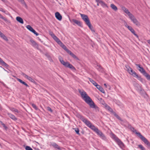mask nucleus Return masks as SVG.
<instances>
[{"mask_svg":"<svg viewBox=\"0 0 150 150\" xmlns=\"http://www.w3.org/2000/svg\"><path fill=\"white\" fill-rule=\"evenodd\" d=\"M79 92L80 94L81 98L88 105L90 108H94L96 112L99 111V108L95 105L90 97L88 96L86 92L83 90H79Z\"/></svg>","mask_w":150,"mask_h":150,"instance_id":"1","label":"nucleus"},{"mask_svg":"<svg viewBox=\"0 0 150 150\" xmlns=\"http://www.w3.org/2000/svg\"><path fill=\"white\" fill-rule=\"evenodd\" d=\"M78 117L80 119V120L83 121L85 124L89 127L91 128V129L94 128L95 126L93 125L91 122L88 120L87 119L85 118L82 116L79 115Z\"/></svg>","mask_w":150,"mask_h":150,"instance_id":"2","label":"nucleus"},{"mask_svg":"<svg viewBox=\"0 0 150 150\" xmlns=\"http://www.w3.org/2000/svg\"><path fill=\"white\" fill-rule=\"evenodd\" d=\"M59 59L61 64L65 67L69 68L72 70H76L75 68L72 64L68 62H65L61 57H59Z\"/></svg>","mask_w":150,"mask_h":150,"instance_id":"3","label":"nucleus"},{"mask_svg":"<svg viewBox=\"0 0 150 150\" xmlns=\"http://www.w3.org/2000/svg\"><path fill=\"white\" fill-rule=\"evenodd\" d=\"M135 133V134L137 135L140 137L141 139L148 146L150 147V143L147 140L144 136H143L140 133L137 132V131L135 129L134 131Z\"/></svg>","mask_w":150,"mask_h":150,"instance_id":"4","label":"nucleus"},{"mask_svg":"<svg viewBox=\"0 0 150 150\" xmlns=\"http://www.w3.org/2000/svg\"><path fill=\"white\" fill-rule=\"evenodd\" d=\"M112 136L117 143L121 148L124 147L125 145L124 143L116 135L113 134Z\"/></svg>","mask_w":150,"mask_h":150,"instance_id":"5","label":"nucleus"},{"mask_svg":"<svg viewBox=\"0 0 150 150\" xmlns=\"http://www.w3.org/2000/svg\"><path fill=\"white\" fill-rule=\"evenodd\" d=\"M130 69V71L129 73L132 75L133 76L136 77L138 80L141 82H143V79L141 77V76L138 75L135 71L133 70L132 68Z\"/></svg>","mask_w":150,"mask_h":150,"instance_id":"6","label":"nucleus"},{"mask_svg":"<svg viewBox=\"0 0 150 150\" xmlns=\"http://www.w3.org/2000/svg\"><path fill=\"white\" fill-rule=\"evenodd\" d=\"M93 131L95 132L98 135H99L100 137L103 140H105L106 139V137L103 133L100 131L99 130L98 128L96 127H94L93 130Z\"/></svg>","mask_w":150,"mask_h":150,"instance_id":"7","label":"nucleus"},{"mask_svg":"<svg viewBox=\"0 0 150 150\" xmlns=\"http://www.w3.org/2000/svg\"><path fill=\"white\" fill-rule=\"evenodd\" d=\"M122 10L129 16L130 19H132L133 17V15L130 13L127 8L124 6H123L122 7Z\"/></svg>","mask_w":150,"mask_h":150,"instance_id":"8","label":"nucleus"},{"mask_svg":"<svg viewBox=\"0 0 150 150\" xmlns=\"http://www.w3.org/2000/svg\"><path fill=\"white\" fill-rule=\"evenodd\" d=\"M83 20L84 21L86 24L88 26L91 30L92 31L94 32V30L93 29V27L91 25L89 19H83Z\"/></svg>","mask_w":150,"mask_h":150,"instance_id":"9","label":"nucleus"},{"mask_svg":"<svg viewBox=\"0 0 150 150\" xmlns=\"http://www.w3.org/2000/svg\"><path fill=\"white\" fill-rule=\"evenodd\" d=\"M22 75L25 78L27 79L28 80L31 81V82L35 83V80L33 79L31 77H30L29 76L23 73H22Z\"/></svg>","mask_w":150,"mask_h":150,"instance_id":"10","label":"nucleus"},{"mask_svg":"<svg viewBox=\"0 0 150 150\" xmlns=\"http://www.w3.org/2000/svg\"><path fill=\"white\" fill-rule=\"evenodd\" d=\"M70 21L73 24H74L75 23L80 26H81L82 24L79 21L77 20L76 19H69Z\"/></svg>","mask_w":150,"mask_h":150,"instance_id":"11","label":"nucleus"},{"mask_svg":"<svg viewBox=\"0 0 150 150\" xmlns=\"http://www.w3.org/2000/svg\"><path fill=\"white\" fill-rule=\"evenodd\" d=\"M136 65L137 67V69L139 70L144 75L145 73H146V71L143 68L140 66V65L138 64H136Z\"/></svg>","mask_w":150,"mask_h":150,"instance_id":"12","label":"nucleus"},{"mask_svg":"<svg viewBox=\"0 0 150 150\" xmlns=\"http://www.w3.org/2000/svg\"><path fill=\"white\" fill-rule=\"evenodd\" d=\"M127 28L137 38H138V36L135 33L134 29L131 26H129Z\"/></svg>","mask_w":150,"mask_h":150,"instance_id":"13","label":"nucleus"},{"mask_svg":"<svg viewBox=\"0 0 150 150\" xmlns=\"http://www.w3.org/2000/svg\"><path fill=\"white\" fill-rule=\"evenodd\" d=\"M7 114L9 117L13 120L14 121H16L17 120V118L13 114L8 112L7 113Z\"/></svg>","mask_w":150,"mask_h":150,"instance_id":"14","label":"nucleus"},{"mask_svg":"<svg viewBox=\"0 0 150 150\" xmlns=\"http://www.w3.org/2000/svg\"><path fill=\"white\" fill-rule=\"evenodd\" d=\"M96 88L103 93H105V91L103 88L98 84L96 86Z\"/></svg>","mask_w":150,"mask_h":150,"instance_id":"15","label":"nucleus"},{"mask_svg":"<svg viewBox=\"0 0 150 150\" xmlns=\"http://www.w3.org/2000/svg\"><path fill=\"white\" fill-rule=\"evenodd\" d=\"M69 54L73 58L76 59H78V57L73 54L71 51L69 50L67 53Z\"/></svg>","mask_w":150,"mask_h":150,"instance_id":"16","label":"nucleus"},{"mask_svg":"<svg viewBox=\"0 0 150 150\" xmlns=\"http://www.w3.org/2000/svg\"><path fill=\"white\" fill-rule=\"evenodd\" d=\"M0 37L6 41H8V40L7 37L1 32H0Z\"/></svg>","mask_w":150,"mask_h":150,"instance_id":"17","label":"nucleus"},{"mask_svg":"<svg viewBox=\"0 0 150 150\" xmlns=\"http://www.w3.org/2000/svg\"><path fill=\"white\" fill-rule=\"evenodd\" d=\"M100 99L101 100V102L102 104L105 106L106 109L108 110L110 108V107L108 105L105 103L104 100L102 99V98H100Z\"/></svg>","mask_w":150,"mask_h":150,"instance_id":"18","label":"nucleus"},{"mask_svg":"<svg viewBox=\"0 0 150 150\" xmlns=\"http://www.w3.org/2000/svg\"><path fill=\"white\" fill-rule=\"evenodd\" d=\"M132 22L137 26H139L140 25V23L137 19H131Z\"/></svg>","mask_w":150,"mask_h":150,"instance_id":"19","label":"nucleus"},{"mask_svg":"<svg viewBox=\"0 0 150 150\" xmlns=\"http://www.w3.org/2000/svg\"><path fill=\"white\" fill-rule=\"evenodd\" d=\"M17 79L19 82L23 85H25L27 87H29V86L25 82L19 78H17Z\"/></svg>","mask_w":150,"mask_h":150,"instance_id":"20","label":"nucleus"},{"mask_svg":"<svg viewBox=\"0 0 150 150\" xmlns=\"http://www.w3.org/2000/svg\"><path fill=\"white\" fill-rule=\"evenodd\" d=\"M66 52L68 53L70 50L68 49L65 45H64L62 43L60 45Z\"/></svg>","mask_w":150,"mask_h":150,"instance_id":"21","label":"nucleus"},{"mask_svg":"<svg viewBox=\"0 0 150 150\" xmlns=\"http://www.w3.org/2000/svg\"><path fill=\"white\" fill-rule=\"evenodd\" d=\"M55 16L57 19H62V17L60 13L57 12L55 13Z\"/></svg>","mask_w":150,"mask_h":150,"instance_id":"22","label":"nucleus"},{"mask_svg":"<svg viewBox=\"0 0 150 150\" xmlns=\"http://www.w3.org/2000/svg\"><path fill=\"white\" fill-rule=\"evenodd\" d=\"M53 39L59 45H60L62 43V42L56 36L55 37H54Z\"/></svg>","mask_w":150,"mask_h":150,"instance_id":"23","label":"nucleus"},{"mask_svg":"<svg viewBox=\"0 0 150 150\" xmlns=\"http://www.w3.org/2000/svg\"><path fill=\"white\" fill-rule=\"evenodd\" d=\"M53 39L59 45H60L62 43V42L56 36L55 37H54Z\"/></svg>","mask_w":150,"mask_h":150,"instance_id":"24","label":"nucleus"},{"mask_svg":"<svg viewBox=\"0 0 150 150\" xmlns=\"http://www.w3.org/2000/svg\"><path fill=\"white\" fill-rule=\"evenodd\" d=\"M30 42L31 43L32 45L34 47H38V45L33 40H30Z\"/></svg>","mask_w":150,"mask_h":150,"instance_id":"25","label":"nucleus"},{"mask_svg":"<svg viewBox=\"0 0 150 150\" xmlns=\"http://www.w3.org/2000/svg\"><path fill=\"white\" fill-rule=\"evenodd\" d=\"M18 1L20 2L23 6H25V7L27 8L28 6L25 3L24 0H17Z\"/></svg>","mask_w":150,"mask_h":150,"instance_id":"26","label":"nucleus"},{"mask_svg":"<svg viewBox=\"0 0 150 150\" xmlns=\"http://www.w3.org/2000/svg\"><path fill=\"white\" fill-rule=\"evenodd\" d=\"M9 109L11 111L13 112H16L17 113H18L19 112V111H18V110L17 109L14 108L12 107L10 108Z\"/></svg>","mask_w":150,"mask_h":150,"instance_id":"27","label":"nucleus"},{"mask_svg":"<svg viewBox=\"0 0 150 150\" xmlns=\"http://www.w3.org/2000/svg\"><path fill=\"white\" fill-rule=\"evenodd\" d=\"M89 81L95 86L98 84L93 80L90 78H88Z\"/></svg>","mask_w":150,"mask_h":150,"instance_id":"28","label":"nucleus"},{"mask_svg":"<svg viewBox=\"0 0 150 150\" xmlns=\"http://www.w3.org/2000/svg\"><path fill=\"white\" fill-rule=\"evenodd\" d=\"M0 63L2 65L5 66L6 67H7L8 66V65L7 64L4 62L0 58Z\"/></svg>","mask_w":150,"mask_h":150,"instance_id":"29","label":"nucleus"},{"mask_svg":"<svg viewBox=\"0 0 150 150\" xmlns=\"http://www.w3.org/2000/svg\"><path fill=\"white\" fill-rule=\"evenodd\" d=\"M110 7L115 11H116L117 10V7L113 4H111Z\"/></svg>","mask_w":150,"mask_h":150,"instance_id":"30","label":"nucleus"},{"mask_svg":"<svg viewBox=\"0 0 150 150\" xmlns=\"http://www.w3.org/2000/svg\"><path fill=\"white\" fill-rule=\"evenodd\" d=\"M79 14L81 15L82 19H88V17L86 15L82 14L79 13Z\"/></svg>","mask_w":150,"mask_h":150,"instance_id":"31","label":"nucleus"},{"mask_svg":"<svg viewBox=\"0 0 150 150\" xmlns=\"http://www.w3.org/2000/svg\"><path fill=\"white\" fill-rule=\"evenodd\" d=\"M143 75L146 78L147 80H150V75L149 74L146 72Z\"/></svg>","mask_w":150,"mask_h":150,"instance_id":"32","label":"nucleus"},{"mask_svg":"<svg viewBox=\"0 0 150 150\" xmlns=\"http://www.w3.org/2000/svg\"><path fill=\"white\" fill-rule=\"evenodd\" d=\"M99 3H100L101 4V5L103 7H107V4L103 1H102L101 0L99 2Z\"/></svg>","mask_w":150,"mask_h":150,"instance_id":"33","label":"nucleus"},{"mask_svg":"<svg viewBox=\"0 0 150 150\" xmlns=\"http://www.w3.org/2000/svg\"><path fill=\"white\" fill-rule=\"evenodd\" d=\"M97 69L101 72L103 71V68L100 65H97L96 67Z\"/></svg>","mask_w":150,"mask_h":150,"instance_id":"34","label":"nucleus"},{"mask_svg":"<svg viewBox=\"0 0 150 150\" xmlns=\"http://www.w3.org/2000/svg\"><path fill=\"white\" fill-rule=\"evenodd\" d=\"M52 145L55 148H56L59 149H60L59 146L55 143H53Z\"/></svg>","mask_w":150,"mask_h":150,"instance_id":"35","label":"nucleus"},{"mask_svg":"<svg viewBox=\"0 0 150 150\" xmlns=\"http://www.w3.org/2000/svg\"><path fill=\"white\" fill-rule=\"evenodd\" d=\"M26 27L31 32L34 29L31 26L29 25L26 26Z\"/></svg>","mask_w":150,"mask_h":150,"instance_id":"36","label":"nucleus"},{"mask_svg":"<svg viewBox=\"0 0 150 150\" xmlns=\"http://www.w3.org/2000/svg\"><path fill=\"white\" fill-rule=\"evenodd\" d=\"M136 87H137L136 88L137 91H141V86L138 84H136Z\"/></svg>","mask_w":150,"mask_h":150,"instance_id":"37","label":"nucleus"},{"mask_svg":"<svg viewBox=\"0 0 150 150\" xmlns=\"http://www.w3.org/2000/svg\"><path fill=\"white\" fill-rule=\"evenodd\" d=\"M113 114H114V116L117 119H118V120H120L121 121H122V120L121 119L120 117V116H119L115 112H114Z\"/></svg>","mask_w":150,"mask_h":150,"instance_id":"38","label":"nucleus"},{"mask_svg":"<svg viewBox=\"0 0 150 150\" xmlns=\"http://www.w3.org/2000/svg\"><path fill=\"white\" fill-rule=\"evenodd\" d=\"M126 67V70H127V71L129 73V72H130V69H132L129 66H125Z\"/></svg>","mask_w":150,"mask_h":150,"instance_id":"39","label":"nucleus"},{"mask_svg":"<svg viewBox=\"0 0 150 150\" xmlns=\"http://www.w3.org/2000/svg\"><path fill=\"white\" fill-rule=\"evenodd\" d=\"M75 131L76 133L78 135H80V134L79 133V129L78 128H75Z\"/></svg>","mask_w":150,"mask_h":150,"instance_id":"40","label":"nucleus"},{"mask_svg":"<svg viewBox=\"0 0 150 150\" xmlns=\"http://www.w3.org/2000/svg\"><path fill=\"white\" fill-rule=\"evenodd\" d=\"M50 34L52 36L53 38L56 36L52 32H50Z\"/></svg>","mask_w":150,"mask_h":150,"instance_id":"41","label":"nucleus"},{"mask_svg":"<svg viewBox=\"0 0 150 150\" xmlns=\"http://www.w3.org/2000/svg\"><path fill=\"white\" fill-rule=\"evenodd\" d=\"M138 146L139 148H140L141 150H145V148L142 145H139Z\"/></svg>","mask_w":150,"mask_h":150,"instance_id":"42","label":"nucleus"},{"mask_svg":"<svg viewBox=\"0 0 150 150\" xmlns=\"http://www.w3.org/2000/svg\"><path fill=\"white\" fill-rule=\"evenodd\" d=\"M32 105L33 108H34L35 110H37L38 109V108L35 104H32Z\"/></svg>","mask_w":150,"mask_h":150,"instance_id":"43","label":"nucleus"},{"mask_svg":"<svg viewBox=\"0 0 150 150\" xmlns=\"http://www.w3.org/2000/svg\"><path fill=\"white\" fill-rule=\"evenodd\" d=\"M31 32H32L36 36H38V35H39L38 33L36 32V31L34 29H33L31 31Z\"/></svg>","mask_w":150,"mask_h":150,"instance_id":"44","label":"nucleus"},{"mask_svg":"<svg viewBox=\"0 0 150 150\" xmlns=\"http://www.w3.org/2000/svg\"><path fill=\"white\" fill-rule=\"evenodd\" d=\"M31 32H32L36 36H38V35H39L38 33L36 32V31L34 29H33L31 31Z\"/></svg>","mask_w":150,"mask_h":150,"instance_id":"45","label":"nucleus"},{"mask_svg":"<svg viewBox=\"0 0 150 150\" xmlns=\"http://www.w3.org/2000/svg\"><path fill=\"white\" fill-rule=\"evenodd\" d=\"M26 150H33V149L30 146H27L25 148Z\"/></svg>","mask_w":150,"mask_h":150,"instance_id":"46","label":"nucleus"},{"mask_svg":"<svg viewBox=\"0 0 150 150\" xmlns=\"http://www.w3.org/2000/svg\"><path fill=\"white\" fill-rule=\"evenodd\" d=\"M17 21L20 23L23 24V19H16Z\"/></svg>","mask_w":150,"mask_h":150,"instance_id":"47","label":"nucleus"},{"mask_svg":"<svg viewBox=\"0 0 150 150\" xmlns=\"http://www.w3.org/2000/svg\"><path fill=\"white\" fill-rule=\"evenodd\" d=\"M47 110L50 111L51 112H52V110L51 108L49 107H47Z\"/></svg>","mask_w":150,"mask_h":150,"instance_id":"48","label":"nucleus"},{"mask_svg":"<svg viewBox=\"0 0 150 150\" xmlns=\"http://www.w3.org/2000/svg\"><path fill=\"white\" fill-rule=\"evenodd\" d=\"M45 55L50 60H51L52 61V59L51 57L49 55H48L47 54Z\"/></svg>","mask_w":150,"mask_h":150,"instance_id":"49","label":"nucleus"},{"mask_svg":"<svg viewBox=\"0 0 150 150\" xmlns=\"http://www.w3.org/2000/svg\"><path fill=\"white\" fill-rule=\"evenodd\" d=\"M124 25L127 28L128 26H129L128 25H127V23L125 21H124Z\"/></svg>","mask_w":150,"mask_h":150,"instance_id":"50","label":"nucleus"},{"mask_svg":"<svg viewBox=\"0 0 150 150\" xmlns=\"http://www.w3.org/2000/svg\"><path fill=\"white\" fill-rule=\"evenodd\" d=\"M2 125L3 126L5 129L6 130L7 129V127L5 125V124L4 123L2 124Z\"/></svg>","mask_w":150,"mask_h":150,"instance_id":"51","label":"nucleus"},{"mask_svg":"<svg viewBox=\"0 0 150 150\" xmlns=\"http://www.w3.org/2000/svg\"><path fill=\"white\" fill-rule=\"evenodd\" d=\"M109 111L111 112H113V110L112 109L110 108L108 110Z\"/></svg>","mask_w":150,"mask_h":150,"instance_id":"52","label":"nucleus"},{"mask_svg":"<svg viewBox=\"0 0 150 150\" xmlns=\"http://www.w3.org/2000/svg\"><path fill=\"white\" fill-rule=\"evenodd\" d=\"M0 11H1L3 12H4L5 11L4 10V9L0 7Z\"/></svg>","mask_w":150,"mask_h":150,"instance_id":"53","label":"nucleus"},{"mask_svg":"<svg viewBox=\"0 0 150 150\" xmlns=\"http://www.w3.org/2000/svg\"><path fill=\"white\" fill-rule=\"evenodd\" d=\"M101 0H96V2L97 3H99V2L101 1Z\"/></svg>","mask_w":150,"mask_h":150,"instance_id":"54","label":"nucleus"},{"mask_svg":"<svg viewBox=\"0 0 150 150\" xmlns=\"http://www.w3.org/2000/svg\"><path fill=\"white\" fill-rule=\"evenodd\" d=\"M16 19H22L21 17L19 16H17L16 18Z\"/></svg>","mask_w":150,"mask_h":150,"instance_id":"55","label":"nucleus"},{"mask_svg":"<svg viewBox=\"0 0 150 150\" xmlns=\"http://www.w3.org/2000/svg\"><path fill=\"white\" fill-rule=\"evenodd\" d=\"M0 18H2V19H4L3 18V17L2 16V15H1L0 14Z\"/></svg>","mask_w":150,"mask_h":150,"instance_id":"56","label":"nucleus"},{"mask_svg":"<svg viewBox=\"0 0 150 150\" xmlns=\"http://www.w3.org/2000/svg\"><path fill=\"white\" fill-rule=\"evenodd\" d=\"M147 42L149 45H150V40H148L147 41Z\"/></svg>","mask_w":150,"mask_h":150,"instance_id":"57","label":"nucleus"},{"mask_svg":"<svg viewBox=\"0 0 150 150\" xmlns=\"http://www.w3.org/2000/svg\"><path fill=\"white\" fill-rule=\"evenodd\" d=\"M104 86H105V87H106V88L107 87V85L106 84L104 83Z\"/></svg>","mask_w":150,"mask_h":150,"instance_id":"58","label":"nucleus"},{"mask_svg":"<svg viewBox=\"0 0 150 150\" xmlns=\"http://www.w3.org/2000/svg\"><path fill=\"white\" fill-rule=\"evenodd\" d=\"M131 129L132 130H134V128L132 127L131 128Z\"/></svg>","mask_w":150,"mask_h":150,"instance_id":"59","label":"nucleus"},{"mask_svg":"<svg viewBox=\"0 0 150 150\" xmlns=\"http://www.w3.org/2000/svg\"><path fill=\"white\" fill-rule=\"evenodd\" d=\"M35 150H40L38 148H36L35 149Z\"/></svg>","mask_w":150,"mask_h":150,"instance_id":"60","label":"nucleus"},{"mask_svg":"<svg viewBox=\"0 0 150 150\" xmlns=\"http://www.w3.org/2000/svg\"><path fill=\"white\" fill-rule=\"evenodd\" d=\"M97 5L98 6H99V3H98L97 4Z\"/></svg>","mask_w":150,"mask_h":150,"instance_id":"61","label":"nucleus"},{"mask_svg":"<svg viewBox=\"0 0 150 150\" xmlns=\"http://www.w3.org/2000/svg\"><path fill=\"white\" fill-rule=\"evenodd\" d=\"M0 122H1V123H2H2H2V121H0Z\"/></svg>","mask_w":150,"mask_h":150,"instance_id":"62","label":"nucleus"},{"mask_svg":"<svg viewBox=\"0 0 150 150\" xmlns=\"http://www.w3.org/2000/svg\"><path fill=\"white\" fill-rule=\"evenodd\" d=\"M3 1H4L5 0H1Z\"/></svg>","mask_w":150,"mask_h":150,"instance_id":"63","label":"nucleus"},{"mask_svg":"<svg viewBox=\"0 0 150 150\" xmlns=\"http://www.w3.org/2000/svg\"><path fill=\"white\" fill-rule=\"evenodd\" d=\"M58 20L60 21H61L62 19H58Z\"/></svg>","mask_w":150,"mask_h":150,"instance_id":"64","label":"nucleus"}]
</instances>
